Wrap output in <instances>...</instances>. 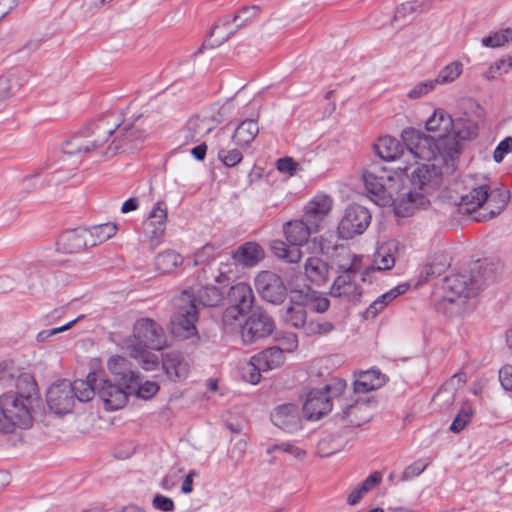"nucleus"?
<instances>
[{
	"label": "nucleus",
	"instance_id": "nucleus-1",
	"mask_svg": "<svg viewBox=\"0 0 512 512\" xmlns=\"http://www.w3.org/2000/svg\"><path fill=\"white\" fill-rule=\"evenodd\" d=\"M408 165L394 168L372 163L363 173V181L369 198L379 206L410 203L424 206L426 196L437 190L442 183L443 172L435 164H422L410 174Z\"/></svg>",
	"mask_w": 512,
	"mask_h": 512
},
{
	"label": "nucleus",
	"instance_id": "nucleus-2",
	"mask_svg": "<svg viewBox=\"0 0 512 512\" xmlns=\"http://www.w3.org/2000/svg\"><path fill=\"white\" fill-rule=\"evenodd\" d=\"M18 392L0 397V431L11 433L16 427L29 428L32 413L39 404L36 382L30 375H23L16 384Z\"/></svg>",
	"mask_w": 512,
	"mask_h": 512
},
{
	"label": "nucleus",
	"instance_id": "nucleus-3",
	"mask_svg": "<svg viewBox=\"0 0 512 512\" xmlns=\"http://www.w3.org/2000/svg\"><path fill=\"white\" fill-rule=\"evenodd\" d=\"M167 346L163 328L151 318H140L133 326V334L123 341V348L130 357L138 360L144 370H154L159 365L158 356L150 351H160Z\"/></svg>",
	"mask_w": 512,
	"mask_h": 512
},
{
	"label": "nucleus",
	"instance_id": "nucleus-4",
	"mask_svg": "<svg viewBox=\"0 0 512 512\" xmlns=\"http://www.w3.org/2000/svg\"><path fill=\"white\" fill-rule=\"evenodd\" d=\"M401 136L405 146L391 136L378 139L374 149L381 160L388 162L402 160L407 165L415 158L429 160L436 156L429 139L420 131L409 128L403 130Z\"/></svg>",
	"mask_w": 512,
	"mask_h": 512
},
{
	"label": "nucleus",
	"instance_id": "nucleus-5",
	"mask_svg": "<svg viewBox=\"0 0 512 512\" xmlns=\"http://www.w3.org/2000/svg\"><path fill=\"white\" fill-rule=\"evenodd\" d=\"M118 127L119 117L113 112H107L66 140L62 151L68 156L82 157L103 146Z\"/></svg>",
	"mask_w": 512,
	"mask_h": 512
},
{
	"label": "nucleus",
	"instance_id": "nucleus-6",
	"mask_svg": "<svg viewBox=\"0 0 512 512\" xmlns=\"http://www.w3.org/2000/svg\"><path fill=\"white\" fill-rule=\"evenodd\" d=\"M495 280V270L487 262H474L468 272L446 276L443 289L445 299L455 302L475 296L485 285Z\"/></svg>",
	"mask_w": 512,
	"mask_h": 512
},
{
	"label": "nucleus",
	"instance_id": "nucleus-7",
	"mask_svg": "<svg viewBox=\"0 0 512 512\" xmlns=\"http://www.w3.org/2000/svg\"><path fill=\"white\" fill-rule=\"evenodd\" d=\"M46 398L48 407L55 414H67L72 411L75 400L90 401L93 398V389L85 380L77 379L70 382L63 379L49 387Z\"/></svg>",
	"mask_w": 512,
	"mask_h": 512
},
{
	"label": "nucleus",
	"instance_id": "nucleus-8",
	"mask_svg": "<svg viewBox=\"0 0 512 512\" xmlns=\"http://www.w3.org/2000/svg\"><path fill=\"white\" fill-rule=\"evenodd\" d=\"M174 314L171 319V331L174 336L191 340V343H198L200 340L196 323L199 312L193 304V298L188 290H183L173 300Z\"/></svg>",
	"mask_w": 512,
	"mask_h": 512
},
{
	"label": "nucleus",
	"instance_id": "nucleus-9",
	"mask_svg": "<svg viewBox=\"0 0 512 512\" xmlns=\"http://www.w3.org/2000/svg\"><path fill=\"white\" fill-rule=\"evenodd\" d=\"M346 383L334 379L321 389H312L308 392L303 404V413L309 420H319L332 409V400L341 395Z\"/></svg>",
	"mask_w": 512,
	"mask_h": 512
},
{
	"label": "nucleus",
	"instance_id": "nucleus-10",
	"mask_svg": "<svg viewBox=\"0 0 512 512\" xmlns=\"http://www.w3.org/2000/svg\"><path fill=\"white\" fill-rule=\"evenodd\" d=\"M259 6H245L241 8L232 18L226 16L219 19L210 31V37H215L212 43L205 42L209 47H216L227 41L234 33L245 28L259 14Z\"/></svg>",
	"mask_w": 512,
	"mask_h": 512
},
{
	"label": "nucleus",
	"instance_id": "nucleus-11",
	"mask_svg": "<svg viewBox=\"0 0 512 512\" xmlns=\"http://www.w3.org/2000/svg\"><path fill=\"white\" fill-rule=\"evenodd\" d=\"M362 272L360 260L356 256H353L349 265H340L339 275L332 283L330 295L345 301H358L362 295V288L357 282V277H361Z\"/></svg>",
	"mask_w": 512,
	"mask_h": 512
},
{
	"label": "nucleus",
	"instance_id": "nucleus-12",
	"mask_svg": "<svg viewBox=\"0 0 512 512\" xmlns=\"http://www.w3.org/2000/svg\"><path fill=\"white\" fill-rule=\"evenodd\" d=\"M85 382H89L93 389V396L97 394L103 401L107 410H118L123 408L128 400L127 390L130 387L121 385L119 382L112 384L110 380L102 377L100 373L92 372L87 375Z\"/></svg>",
	"mask_w": 512,
	"mask_h": 512
},
{
	"label": "nucleus",
	"instance_id": "nucleus-13",
	"mask_svg": "<svg viewBox=\"0 0 512 512\" xmlns=\"http://www.w3.org/2000/svg\"><path fill=\"white\" fill-rule=\"evenodd\" d=\"M463 183L464 191L460 195L458 206L474 220V214L483 211L488 196L489 180L484 176H466Z\"/></svg>",
	"mask_w": 512,
	"mask_h": 512
},
{
	"label": "nucleus",
	"instance_id": "nucleus-14",
	"mask_svg": "<svg viewBox=\"0 0 512 512\" xmlns=\"http://www.w3.org/2000/svg\"><path fill=\"white\" fill-rule=\"evenodd\" d=\"M370 211L358 204L349 205L340 220L337 233L341 239H352L365 232L371 222Z\"/></svg>",
	"mask_w": 512,
	"mask_h": 512
},
{
	"label": "nucleus",
	"instance_id": "nucleus-15",
	"mask_svg": "<svg viewBox=\"0 0 512 512\" xmlns=\"http://www.w3.org/2000/svg\"><path fill=\"white\" fill-rule=\"evenodd\" d=\"M226 110L227 107L223 106L218 112L208 110L191 117L186 125V139L191 142H198L224 121Z\"/></svg>",
	"mask_w": 512,
	"mask_h": 512
},
{
	"label": "nucleus",
	"instance_id": "nucleus-16",
	"mask_svg": "<svg viewBox=\"0 0 512 512\" xmlns=\"http://www.w3.org/2000/svg\"><path fill=\"white\" fill-rule=\"evenodd\" d=\"M464 106L471 110L472 115L470 116L464 113V115L453 119V125L450 129L461 141L471 140L477 136L479 129L477 119L481 118L483 115L482 107L472 99L466 100Z\"/></svg>",
	"mask_w": 512,
	"mask_h": 512
},
{
	"label": "nucleus",
	"instance_id": "nucleus-17",
	"mask_svg": "<svg viewBox=\"0 0 512 512\" xmlns=\"http://www.w3.org/2000/svg\"><path fill=\"white\" fill-rule=\"evenodd\" d=\"M146 138V131L143 128L141 118H138L132 125L124 126L113 139L112 144L107 148L106 154H115L118 151L138 149Z\"/></svg>",
	"mask_w": 512,
	"mask_h": 512
},
{
	"label": "nucleus",
	"instance_id": "nucleus-18",
	"mask_svg": "<svg viewBox=\"0 0 512 512\" xmlns=\"http://www.w3.org/2000/svg\"><path fill=\"white\" fill-rule=\"evenodd\" d=\"M274 330V322L263 311L256 310L251 313L241 328V337L245 344H252L269 336Z\"/></svg>",
	"mask_w": 512,
	"mask_h": 512
},
{
	"label": "nucleus",
	"instance_id": "nucleus-19",
	"mask_svg": "<svg viewBox=\"0 0 512 512\" xmlns=\"http://www.w3.org/2000/svg\"><path fill=\"white\" fill-rule=\"evenodd\" d=\"M230 307L226 309L224 317H233L235 314L245 315L252 311L255 296L251 286L245 282L233 285L228 292Z\"/></svg>",
	"mask_w": 512,
	"mask_h": 512
},
{
	"label": "nucleus",
	"instance_id": "nucleus-20",
	"mask_svg": "<svg viewBox=\"0 0 512 512\" xmlns=\"http://www.w3.org/2000/svg\"><path fill=\"white\" fill-rule=\"evenodd\" d=\"M255 286L261 297L267 302L280 304L287 293L280 276L271 271H262L255 278Z\"/></svg>",
	"mask_w": 512,
	"mask_h": 512
},
{
	"label": "nucleus",
	"instance_id": "nucleus-21",
	"mask_svg": "<svg viewBox=\"0 0 512 512\" xmlns=\"http://www.w3.org/2000/svg\"><path fill=\"white\" fill-rule=\"evenodd\" d=\"M337 401L341 410L336 413V417L348 425L361 426L372 417V409L366 401H348L340 398Z\"/></svg>",
	"mask_w": 512,
	"mask_h": 512
},
{
	"label": "nucleus",
	"instance_id": "nucleus-22",
	"mask_svg": "<svg viewBox=\"0 0 512 512\" xmlns=\"http://www.w3.org/2000/svg\"><path fill=\"white\" fill-rule=\"evenodd\" d=\"M433 146L438 155L446 162V171L455 170V159L458 157L461 145L460 141L450 130L445 134H438L433 138Z\"/></svg>",
	"mask_w": 512,
	"mask_h": 512
},
{
	"label": "nucleus",
	"instance_id": "nucleus-23",
	"mask_svg": "<svg viewBox=\"0 0 512 512\" xmlns=\"http://www.w3.org/2000/svg\"><path fill=\"white\" fill-rule=\"evenodd\" d=\"M333 207L330 196L318 194L314 196L304 207V219L311 224L312 229L319 231L321 223L328 216Z\"/></svg>",
	"mask_w": 512,
	"mask_h": 512
},
{
	"label": "nucleus",
	"instance_id": "nucleus-24",
	"mask_svg": "<svg viewBox=\"0 0 512 512\" xmlns=\"http://www.w3.org/2000/svg\"><path fill=\"white\" fill-rule=\"evenodd\" d=\"M94 246L95 242L90 239L86 228L65 231L57 241L58 250L63 253H76L84 248Z\"/></svg>",
	"mask_w": 512,
	"mask_h": 512
},
{
	"label": "nucleus",
	"instance_id": "nucleus-25",
	"mask_svg": "<svg viewBox=\"0 0 512 512\" xmlns=\"http://www.w3.org/2000/svg\"><path fill=\"white\" fill-rule=\"evenodd\" d=\"M509 199V191L503 189L491 190L489 188L483 211H477L474 214V221L485 222L498 216L507 205Z\"/></svg>",
	"mask_w": 512,
	"mask_h": 512
},
{
	"label": "nucleus",
	"instance_id": "nucleus-26",
	"mask_svg": "<svg viewBox=\"0 0 512 512\" xmlns=\"http://www.w3.org/2000/svg\"><path fill=\"white\" fill-rule=\"evenodd\" d=\"M396 251L397 243L395 241H389L379 246L374 254L373 265L361 273V281H368L370 275L376 271L390 270L395 264L394 252Z\"/></svg>",
	"mask_w": 512,
	"mask_h": 512
},
{
	"label": "nucleus",
	"instance_id": "nucleus-27",
	"mask_svg": "<svg viewBox=\"0 0 512 512\" xmlns=\"http://www.w3.org/2000/svg\"><path fill=\"white\" fill-rule=\"evenodd\" d=\"M273 424L287 432L297 431L301 426L299 409L296 404L279 405L271 414Z\"/></svg>",
	"mask_w": 512,
	"mask_h": 512
},
{
	"label": "nucleus",
	"instance_id": "nucleus-28",
	"mask_svg": "<svg viewBox=\"0 0 512 512\" xmlns=\"http://www.w3.org/2000/svg\"><path fill=\"white\" fill-rule=\"evenodd\" d=\"M107 367L114 382H119L130 388L137 384L139 373L131 369V364L126 358L119 355L111 356Z\"/></svg>",
	"mask_w": 512,
	"mask_h": 512
},
{
	"label": "nucleus",
	"instance_id": "nucleus-29",
	"mask_svg": "<svg viewBox=\"0 0 512 512\" xmlns=\"http://www.w3.org/2000/svg\"><path fill=\"white\" fill-rule=\"evenodd\" d=\"M167 209L163 201L157 202L147 221L144 223V231L146 236L157 242L162 238L166 229Z\"/></svg>",
	"mask_w": 512,
	"mask_h": 512
},
{
	"label": "nucleus",
	"instance_id": "nucleus-30",
	"mask_svg": "<svg viewBox=\"0 0 512 512\" xmlns=\"http://www.w3.org/2000/svg\"><path fill=\"white\" fill-rule=\"evenodd\" d=\"M318 232L311 228V224L304 218L301 220L289 221L284 225V233L290 245H303L307 243L312 233Z\"/></svg>",
	"mask_w": 512,
	"mask_h": 512
},
{
	"label": "nucleus",
	"instance_id": "nucleus-31",
	"mask_svg": "<svg viewBox=\"0 0 512 512\" xmlns=\"http://www.w3.org/2000/svg\"><path fill=\"white\" fill-rule=\"evenodd\" d=\"M233 260L245 267H253L264 258V251L254 242H246L232 253Z\"/></svg>",
	"mask_w": 512,
	"mask_h": 512
},
{
	"label": "nucleus",
	"instance_id": "nucleus-32",
	"mask_svg": "<svg viewBox=\"0 0 512 512\" xmlns=\"http://www.w3.org/2000/svg\"><path fill=\"white\" fill-rule=\"evenodd\" d=\"M304 272L311 283L321 286L328 281L329 264L319 257L311 256L305 261Z\"/></svg>",
	"mask_w": 512,
	"mask_h": 512
},
{
	"label": "nucleus",
	"instance_id": "nucleus-33",
	"mask_svg": "<svg viewBox=\"0 0 512 512\" xmlns=\"http://www.w3.org/2000/svg\"><path fill=\"white\" fill-rule=\"evenodd\" d=\"M281 320L304 332L307 325V311L300 300L292 301L291 304L281 310Z\"/></svg>",
	"mask_w": 512,
	"mask_h": 512
},
{
	"label": "nucleus",
	"instance_id": "nucleus-34",
	"mask_svg": "<svg viewBox=\"0 0 512 512\" xmlns=\"http://www.w3.org/2000/svg\"><path fill=\"white\" fill-rule=\"evenodd\" d=\"M189 295L193 298V304L198 309V305L204 307H216L223 301L222 292L215 286H204L194 293L193 290H189Z\"/></svg>",
	"mask_w": 512,
	"mask_h": 512
},
{
	"label": "nucleus",
	"instance_id": "nucleus-35",
	"mask_svg": "<svg viewBox=\"0 0 512 512\" xmlns=\"http://www.w3.org/2000/svg\"><path fill=\"white\" fill-rule=\"evenodd\" d=\"M253 362L258 369L269 371L281 366L284 362L283 351L278 346L269 347L253 356Z\"/></svg>",
	"mask_w": 512,
	"mask_h": 512
},
{
	"label": "nucleus",
	"instance_id": "nucleus-36",
	"mask_svg": "<svg viewBox=\"0 0 512 512\" xmlns=\"http://www.w3.org/2000/svg\"><path fill=\"white\" fill-rule=\"evenodd\" d=\"M259 133V127L255 120L242 121L234 130L232 140L239 147L248 146Z\"/></svg>",
	"mask_w": 512,
	"mask_h": 512
},
{
	"label": "nucleus",
	"instance_id": "nucleus-37",
	"mask_svg": "<svg viewBox=\"0 0 512 512\" xmlns=\"http://www.w3.org/2000/svg\"><path fill=\"white\" fill-rule=\"evenodd\" d=\"M299 300L306 310L309 309L319 314L327 311L330 306L327 296L315 290H308L305 294L299 295Z\"/></svg>",
	"mask_w": 512,
	"mask_h": 512
},
{
	"label": "nucleus",
	"instance_id": "nucleus-38",
	"mask_svg": "<svg viewBox=\"0 0 512 512\" xmlns=\"http://www.w3.org/2000/svg\"><path fill=\"white\" fill-rule=\"evenodd\" d=\"M381 385L380 372L376 370L360 372L353 384L355 393H367L379 388Z\"/></svg>",
	"mask_w": 512,
	"mask_h": 512
},
{
	"label": "nucleus",
	"instance_id": "nucleus-39",
	"mask_svg": "<svg viewBox=\"0 0 512 512\" xmlns=\"http://www.w3.org/2000/svg\"><path fill=\"white\" fill-rule=\"evenodd\" d=\"M183 263V257L174 250H166L155 258V267L160 273H170Z\"/></svg>",
	"mask_w": 512,
	"mask_h": 512
},
{
	"label": "nucleus",
	"instance_id": "nucleus-40",
	"mask_svg": "<svg viewBox=\"0 0 512 512\" xmlns=\"http://www.w3.org/2000/svg\"><path fill=\"white\" fill-rule=\"evenodd\" d=\"M452 125L453 118L442 109H436L425 123L428 131L438 132V134L449 132Z\"/></svg>",
	"mask_w": 512,
	"mask_h": 512
},
{
	"label": "nucleus",
	"instance_id": "nucleus-41",
	"mask_svg": "<svg viewBox=\"0 0 512 512\" xmlns=\"http://www.w3.org/2000/svg\"><path fill=\"white\" fill-rule=\"evenodd\" d=\"M163 369L169 379L173 381H180L187 377L189 365L186 361L173 357L164 361Z\"/></svg>",
	"mask_w": 512,
	"mask_h": 512
},
{
	"label": "nucleus",
	"instance_id": "nucleus-42",
	"mask_svg": "<svg viewBox=\"0 0 512 512\" xmlns=\"http://www.w3.org/2000/svg\"><path fill=\"white\" fill-rule=\"evenodd\" d=\"M463 72V64L460 61H453L443 67L437 77L433 79L435 84H449L454 82Z\"/></svg>",
	"mask_w": 512,
	"mask_h": 512
},
{
	"label": "nucleus",
	"instance_id": "nucleus-43",
	"mask_svg": "<svg viewBox=\"0 0 512 512\" xmlns=\"http://www.w3.org/2000/svg\"><path fill=\"white\" fill-rule=\"evenodd\" d=\"M87 229L90 234V239L95 242L96 246L114 236L117 231V225L108 222L100 225H94Z\"/></svg>",
	"mask_w": 512,
	"mask_h": 512
},
{
	"label": "nucleus",
	"instance_id": "nucleus-44",
	"mask_svg": "<svg viewBox=\"0 0 512 512\" xmlns=\"http://www.w3.org/2000/svg\"><path fill=\"white\" fill-rule=\"evenodd\" d=\"M420 7L421 4H419L417 1L401 4L395 11L393 25L395 23H400V26H403L406 23H409L414 19V16Z\"/></svg>",
	"mask_w": 512,
	"mask_h": 512
},
{
	"label": "nucleus",
	"instance_id": "nucleus-45",
	"mask_svg": "<svg viewBox=\"0 0 512 512\" xmlns=\"http://www.w3.org/2000/svg\"><path fill=\"white\" fill-rule=\"evenodd\" d=\"M449 266L448 259L445 255H436L431 263L425 264L422 270V274L425 278L435 277L441 275L445 269Z\"/></svg>",
	"mask_w": 512,
	"mask_h": 512
},
{
	"label": "nucleus",
	"instance_id": "nucleus-46",
	"mask_svg": "<svg viewBox=\"0 0 512 512\" xmlns=\"http://www.w3.org/2000/svg\"><path fill=\"white\" fill-rule=\"evenodd\" d=\"M334 330V325L325 320H309L305 326L304 334L306 336L325 335Z\"/></svg>",
	"mask_w": 512,
	"mask_h": 512
},
{
	"label": "nucleus",
	"instance_id": "nucleus-47",
	"mask_svg": "<svg viewBox=\"0 0 512 512\" xmlns=\"http://www.w3.org/2000/svg\"><path fill=\"white\" fill-rule=\"evenodd\" d=\"M217 157L226 167H234L243 159L238 149H227L221 146L217 148Z\"/></svg>",
	"mask_w": 512,
	"mask_h": 512
},
{
	"label": "nucleus",
	"instance_id": "nucleus-48",
	"mask_svg": "<svg viewBox=\"0 0 512 512\" xmlns=\"http://www.w3.org/2000/svg\"><path fill=\"white\" fill-rule=\"evenodd\" d=\"M130 390H135L137 397L148 400L159 391V385L155 381H145L144 383H141L139 377L137 379V384L131 387Z\"/></svg>",
	"mask_w": 512,
	"mask_h": 512
},
{
	"label": "nucleus",
	"instance_id": "nucleus-49",
	"mask_svg": "<svg viewBox=\"0 0 512 512\" xmlns=\"http://www.w3.org/2000/svg\"><path fill=\"white\" fill-rule=\"evenodd\" d=\"M276 451L288 453V454L292 455L295 459H298V460H301L306 456V452L303 449H301L297 446H294L293 444L288 443V442L274 444V445L268 447L266 452H267V454H272Z\"/></svg>",
	"mask_w": 512,
	"mask_h": 512
},
{
	"label": "nucleus",
	"instance_id": "nucleus-50",
	"mask_svg": "<svg viewBox=\"0 0 512 512\" xmlns=\"http://www.w3.org/2000/svg\"><path fill=\"white\" fill-rule=\"evenodd\" d=\"M472 415L473 410L470 406L463 407L451 423L450 430L454 433L462 431L470 422Z\"/></svg>",
	"mask_w": 512,
	"mask_h": 512
},
{
	"label": "nucleus",
	"instance_id": "nucleus-51",
	"mask_svg": "<svg viewBox=\"0 0 512 512\" xmlns=\"http://www.w3.org/2000/svg\"><path fill=\"white\" fill-rule=\"evenodd\" d=\"M435 86L436 84L433 80L419 82L409 90L407 96L410 99H419L422 96L428 94L430 91H432L435 88Z\"/></svg>",
	"mask_w": 512,
	"mask_h": 512
},
{
	"label": "nucleus",
	"instance_id": "nucleus-52",
	"mask_svg": "<svg viewBox=\"0 0 512 512\" xmlns=\"http://www.w3.org/2000/svg\"><path fill=\"white\" fill-rule=\"evenodd\" d=\"M262 369H258L256 363L253 362V356L250 361L243 367L242 376L243 379L251 384H257L261 378Z\"/></svg>",
	"mask_w": 512,
	"mask_h": 512
},
{
	"label": "nucleus",
	"instance_id": "nucleus-53",
	"mask_svg": "<svg viewBox=\"0 0 512 512\" xmlns=\"http://www.w3.org/2000/svg\"><path fill=\"white\" fill-rule=\"evenodd\" d=\"M429 465V462L418 460L411 465L407 466L401 476L402 481H408L414 477L419 476Z\"/></svg>",
	"mask_w": 512,
	"mask_h": 512
},
{
	"label": "nucleus",
	"instance_id": "nucleus-54",
	"mask_svg": "<svg viewBox=\"0 0 512 512\" xmlns=\"http://www.w3.org/2000/svg\"><path fill=\"white\" fill-rule=\"evenodd\" d=\"M512 152V137H506L496 146L493 152V159L495 162L500 163L504 157Z\"/></svg>",
	"mask_w": 512,
	"mask_h": 512
},
{
	"label": "nucleus",
	"instance_id": "nucleus-55",
	"mask_svg": "<svg viewBox=\"0 0 512 512\" xmlns=\"http://www.w3.org/2000/svg\"><path fill=\"white\" fill-rule=\"evenodd\" d=\"M152 506L163 512H172L175 509L174 501L165 495L156 494L152 500Z\"/></svg>",
	"mask_w": 512,
	"mask_h": 512
},
{
	"label": "nucleus",
	"instance_id": "nucleus-56",
	"mask_svg": "<svg viewBox=\"0 0 512 512\" xmlns=\"http://www.w3.org/2000/svg\"><path fill=\"white\" fill-rule=\"evenodd\" d=\"M512 66V62L510 60H500L496 62L495 65H492L484 74V76L488 80H492L497 78L498 75H501L500 70L503 72H507L509 68Z\"/></svg>",
	"mask_w": 512,
	"mask_h": 512
},
{
	"label": "nucleus",
	"instance_id": "nucleus-57",
	"mask_svg": "<svg viewBox=\"0 0 512 512\" xmlns=\"http://www.w3.org/2000/svg\"><path fill=\"white\" fill-rule=\"evenodd\" d=\"M454 401L453 389L445 386L441 388L433 397V402L436 404H443L449 407Z\"/></svg>",
	"mask_w": 512,
	"mask_h": 512
},
{
	"label": "nucleus",
	"instance_id": "nucleus-58",
	"mask_svg": "<svg viewBox=\"0 0 512 512\" xmlns=\"http://www.w3.org/2000/svg\"><path fill=\"white\" fill-rule=\"evenodd\" d=\"M215 254L214 246L210 244L204 245L194 254V263L195 265H200L208 261L210 258H213Z\"/></svg>",
	"mask_w": 512,
	"mask_h": 512
},
{
	"label": "nucleus",
	"instance_id": "nucleus-59",
	"mask_svg": "<svg viewBox=\"0 0 512 512\" xmlns=\"http://www.w3.org/2000/svg\"><path fill=\"white\" fill-rule=\"evenodd\" d=\"M407 290L405 285H398L391 289L390 291L382 294L377 298L378 301H381L383 308H385L392 300H394L399 295L403 294Z\"/></svg>",
	"mask_w": 512,
	"mask_h": 512
},
{
	"label": "nucleus",
	"instance_id": "nucleus-60",
	"mask_svg": "<svg viewBox=\"0 0 512 512\" xmlns=\"http://www.w3.org/2000/svg\"><path fill=\"white\" fill-rule=\"evenodd\" d=\"M279 343H280V346H278V347L283 351V353L284 352H293L298 347V339H297L296 334H294V333H289V334L283 336L279 340Z\"/></svg>",
	"mask_w": 512,
	"mask_h": 512
},
{
	"label": "nucleus",
	"instance_id": "nucleus-61",
	"mask_svg": "<svg viewBox=\"0 0 512 512\" xmlns=\"http://www.w3.org/2000/svg\"><path fill=\"white\" fill-rule=\"evenodd\" d=\"M499 380L506 391H512V365L505 366L499 370Z\"/></svg>",
	"mask_w": 512,
	"mask_h": 512
},
{
	"label": "nucleus",
	"instance_id": "nucleus-62",
	"mask_svg": "<svg viewBox=\"0 0 512 512\" xmlns=\"http://www.w3.org/2000/svg\"><path fill=\"white\" fill-rule=\"evenodd\" d=\"M297 163L292 158L285 157L277 161V169L282 173H289L293 175L296 171Z\"/></svg>",
	"mask_w": 512,
	"mask_h": 512
},
{
	"label": "nucleus",
	"instance_id": "nucleus-63",
	"mask_svg": "<svg viewBox=\"0 0 512 512\" xmlns=\"http://www.w3.org/2000/svg\"><path fill=\"white\" fill-rule=\"evenodd\" d=\"M11 80L7 76H0V105L11 96Z\"/></svg>",
	"mask_w": 512,
	"mask_h": 512
},
{
	"label": "nucleus",
	"instance_id": "nucleus-64",
	"mask_svg": "<svg viewBox=\"0 0 512 512\" xmlns=\"http://www.w3.org/2000/svg\"><path fill=\"white\" fill-rule=\"evenodd\" d=\"M381 481V474L379 472H374L369 475L360 485L361 490L366 493L373 489L377 484Z\"/></svg>",
	"mask_w": 512,
	"mask_h": 512
}]
</instances>
